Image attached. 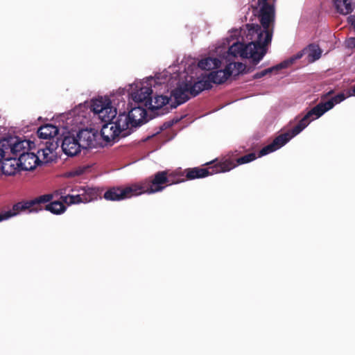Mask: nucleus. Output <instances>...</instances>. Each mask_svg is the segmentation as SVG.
<instances>
[{
    "label": "nucleus",
    "mask_w": 355,
    "mask_h": 355,
    "mask_svg": "<svg viewBox=\"0 0 355 355\" xmlns=\"http://www.w3.org/2000/svg\"><path fill=\"white\" fill-rule=\"evenodd\" d=\"M334 90H330V91H329V92H328L327 94H325L324 95H323V96H322V99H324V98H327V97H328V96H329L332 95V94H334Z\"/></svg>",
    "instance_id": "38"
},
{
    "label": "nucleus",
    "mask_w": 355,
    "mask_h": 355,
    "mask_svg": "<svg viewBox=\"0 0 355 355\" xmlns=\"http://www.w3.org/2000/svg\"><path fill=\"white\" fill-rule=\"evenodd\" d=\"M302 55H303L302 52H298L295 55H294L293 57H292L291 58L293 59V63H294L296 60L300 59L302 57Z\"/></svg>",
    "instance_id": "37"
},
{
    "label": "nucleus",
    "mask_w": 355,
    "mask_h": 355,
    "mask_svg": "<svg viewBox=\"0 0 355 355\" xmlns=\"http://www.w3.org/2000/svg\"><path fill=\"white\" fill-rule=\"evenodd\" d=\"M338 12L342 15L351 13L355 8V0H333Z\"/></svg>",
    "instance_id": "19"
},
{
    "label": "nucleus",
    "mask_w": 355,
    "mask_h": 355,
    "mask_svg": "<svg viewBox=\"0 0 355 355\" xmlns=\"http://www.w3.org/2000/svg\"><path fill=\"white\" fill-rule=\"evenodd\" d=\"M153 89L150 87H141L139 89L131 94L135 103L143 104L146 107L151 105Z\"/></svg>",
    "instance_id": "14"
},
{
    "label": "nucleus",
    "mask_w": 355,
    "mask_h": 355,
    "mask_svg": "<svg viewBox=\"0 0 355 355\" xmlns=\"http://www.w3.org/2000/svg\"><path fill=\"white\" fill-rule=\"evenodd\" d=\"M257 158L255 153H251L249 154H247L244 156H242L241 157L237 158L235 161L230 158H225V159H230L233 162V163L236 165H241L249 163L250 162L254 161Z\"/></svg>",
    "instance_id": "25"
},
{
    "label": "nucleus",
    "mask_w": 355,
    "mask_h": 355,
    "mask_svg": "<svg viewBox=\"0 0 355 355\" xmlns=\"http://www.w3.org/2000/svg\"><path fill=\"white\" fill-rule=\"evenodd\" d=\"M352 94H350L349 95H350V96H351V95H354V96H355V85L352 87Z\"/></svg>",
    "instance_id": "40"
},
{
    "label": "nucleus",
    "mask_w": 355,
    "mask_h": 355,
    "mask_svg": "<svg viewBox=\"0 0 355 355\" xmlns=\"http://www.w3.org/2000/svg\"><path fill=\"white\" fill-rule=\"evenodd\" d=\"M184 83H187L189 94L192 96H196L202 91L205 89H209L212 87L205 76L202 77V79L195 82L194 83H193L191 80H186Z\"/></svg>",
    "instance_id": "17"
},
{
    "label": "nucleus",
    "mask_w": 355,
    "mask_h": 355,
    "mask_svg": "<svg viewBox=\"0 0 355 355\" xmlns=\"http://www.w3.org/2000/svg\"><path fill=\"white\" fill-rule=\"evenodd\" d=\"M232 74V64H227L224 69L210 72L206 78L209 83L222 84L225 83Z\"/></svg>",
    "instance_id": "13"
},
{
    "label": "nucleus",
    "mask_w": 355,
    "mask_h": 355,
    "mask_svg": "<svg viewBox=\"0 0 355 355\" xmlns=\"http://www.w3.org/2000/svg\"><path fill=\"white\" fill-rule=\"evenodd\" d=\"M347 47L355 48V37H350L346 41Z\"/></svg>",
    "instance_id": "35"
},
{
    "label": "nucleus",
    "mask_w": 355,
    "mask_h": 355,
    "mask_svg": "<svg viewBox=\"0 0 355 355\" xmlns=\"http://www.w3.org/2000/svg\"><path fill=\"white\" fill-rule=\"evenodd\" d=\"M41 162L38 155H36L35 153L28 152V150H27L26 152L19 154L17 164L21 170L32 171Z\"/></svg>",
    "instance_id": "10"
},
{
    "label": "nucleus",
    "mask_w": 355,
    "mask_h": 355,
    "mask_svg": "<svg viewBox=\"0 0 355 355\" xmlns=\"http://www.w3.org/2000/svg\"><path fill=\"white\" fill-rule=\"evenodd\" d=\"M153 182V175H151L128 187H112L104 193L103 198L109 201H121L143 193H155L157 190Z\"/></svg>",
    "instance_id": "4"
},
{
    "label": "nucleus",
    "mask_w": 355,
    "mask_h": 355,
    "mask_svg": "<svg viewBox=\"0 0 355 355\" xmlns=\"http://www.w3.org/2000/svg\"><path fill=\"white\" fill-rule=\"evenodd\" d=\"M170 125H171L170 124H166V123H164V124L163 125V126L161 128V130H164V129H165V128H166L169 127Z\"/></svg>",
    "instance_id": "39"
},
{
    "label": "nucleus",
    "mask_w": 355,
    "mask_h": 355,
    "mask_svg": "<svg viewBox=\"0 0 355 355\" xmlns=\"http://www.w3.org/2000/svg\"><path fill=\"white\" fill-rule=\"evenodd\" d=\"M232 64V69H235L237 71V75L239 73H243V71L246 69V65L242 62H234Z\"/></svg>",
    "instance_id": "31"
},
{
    "label": "nucleus",
    "mask_w": 355,
    "mask_h": 355,
    "mask_svg": "<svg viewBox=\"0 0 355 355\" xmlns=\"http://www.w3.org/2000/svg\"><path fill=\"white\" fill-rule=\"evenodd\" d=\"M212 164L207 168L193 167L184 171L177 169L170 172L168 170L161 171L153 174L154 182L158 192L162 191L167 187L183 182L185 180L203 178L209 175L225 173L234 168L236 165L230 159L214 160L205 165Z\"/></svg>",
    "instance_id": "1"
},
{
    "label": "nucleus",
    "mask_w": 355,
    "mask_h": 355,
    "mask_svg": "<svg viewBox=\"0 0 355 355\" xmlns=\"http://www.w3.org/2000/svg\"><path fill=\"white\" fill-rule=\"evenodd\" d=\"M246 27V39L249 41L248 43H234L229 47L228 53L234 57L239 55L243 58H250L251 64L257 65L267 53L274 27L268 26V28H263L261 25L254 24H247Z\"/></svg>",
    "instance_id": "2"
},
{
    "label": "nucleus",
    "mask_w": 355,
    "mask_h": 355,
    "mask_svg": "<svg viewBox=\"0 0 355 355\" xmlns=\"http://www.w3.org/2000/svg\"><path fill=\"white\" fill-rule=\"evenodd\" d=\"M276 0H252L250 6L252 13L257 16L263 28L275 26Z\"/></svg>",
    "instance_id": "5"
},
{
    "label": "nucleus",
    "mask_w": 355,
    "mask_h": 355,
    "mask_svg": "<svg viewBox=\"0 0 355 355\" xmlns=\"http://www.w3.org/2000/svg\"><path fill=\"white\" fill-rule=\"evenodd\" d=\"M66 209L63 202L57 200L45 205V209L54 214H60L64 212Z\"/></svg>",
    "instance_id": "22"
},
{
    "label": "nucleus",
    "mask_w": 355,
    "mask_h": 355,
    "mask_svg": "<svg viewBox=\"0 0 355 355\" xmlns=\"http://www.w3.org/2000/svg\"><path fill=\"white\" fill-rule=\"evenodd\" d=\"M62 148L63 152L68 156H75L78 155L82 148L78 136L71 135V133L69 132V134L63 138Z\"/></svg>",
    "instance_id": "12"
},
{
    "label": "nucleus",
    "mask_w": 355,
    "mask_h": 355,
    "mask_svg": "<svg viewBox=\"0 0 355 355\" xmlns=\"http://www.w3.org/2000/svg\"><path fill=\"white\" fill-rule=\"evenodd\" d=\"M81 191H83L82 198L83 199L84 203L89 202L94 200H96L98 196V191L97 189L94 188H82Z\"/></svg>",
    "instance_id": "23"
},
{
    "label": "nucleus",
    "mask_w": 355,
    "mask_h": 355,
    "mask_svg": "<svg viewBox=\"0 0 355 355\" xmlns=\"http://www.w3.org/2000/svg\"><path fill=\"white\" fill-rule=\"evenodd\" d=\"M220 63L221 62L219 59L209 57L201 60L198 63V66L203 70L209 71L219 68Z\"/></svg>",
    "instance_id": "21"
},
{
    "label": "nucleus",
    "mask_w": 355,
    "mask_h": 355,
    "mask_svg": "<svg viewBox=\"0 0 355 355\" xmlns=\"http://www.w3.org/2000/svg\"><path fill=\"white\" fill-rule=\"evenodd\" d=\"M292 64H293V59L290 58L287 60H284V62L279 63V64H277L275 67H272V68H274V71L275 70L277 71L279 69L287 68Z\"/></svg>",
    "instance_id": "29"
},
{
    "label": "nucleus",
    "mask_w": 355,
    "mask_h": 355,
    "mask_svg": "<svg viewBox=\"0 0 355 355\" xmlns=\"http://www.w3.org/2000/svg\"><path fill=\"white\" fill-rule=\"evenodd\" d=\"M106 105L107 103L103 101V98L96 99L92 102V110L99 115L100 113H103Z\"/></svg>",
    "instance_id": "27"
},
{
    "label": "nucleus",
    "mask_w": 355,
    "mask_h": 355,
    "mask_svg": "<svg viewBox=\"0 0 355 355\" xmlns=\"http://www.w3.org/2000/svg\"><path fill=\"white\" fill-rule=\"evenodd\" d=\"M62 198L64 202L69 205L84 203L81 193L77 195H67L62 196Z\"/></svg>",
    "instance_id": "26"
},
{
    "label": "nucleus",
    "mask_w": 355,
    "mask_h": 355,
    "mask_svg": "<svg viewBox=\"0 0 355 355\" xmlns=\"http://www.w3.org/2000/svg\"><path fill=\"white\" fill-rule=\"evenodd\" d=\"M101 130V136L106 142L115 141L119 137H121V133L117 126L114 125L112 121H106Z\"/></svg>",
    "instance_id": "15"
},
{
    "label": "nucleus",
    "mask_w": 355,
    "mask_h": 355,
    "mask_svg": "<svg viewBox=\"0 0 355 355\" xmlns=\"http://www.w3.org/2000/svg\"><path fill=\"white\" fill-rule=\"evenodd\" d=\"M78 139L83 149L96 148L99 145V134L94 129H82L77 133Z\"/></svg>",
    "instance_id": "9"
},
{
    "label": "nucleus",
    "mask_w": 355,
    "mask_h": 355,
    "mask_svg": "<svg viewBox=\"0 0 355 355\" xmlns=\"http://www.w3.org/2000/svg\"><path fill=\"white\" fill-rule=\"evenodd\" d=\"M52 198V194H44L31 200L17 202L12 206V209L0 213V222L7 220L22 211L28 210L29 212H37L42 210L43 205L50 202Z\"/></svg>",
    "instance_id": "6"
},
{
    "label": "nucleus",
    "mask_w": 355,
    "mask_h": 355,
    "mask_svg": "<svg viewBox=\"0 0 355 355\" xmlns=\"http://www.w3.org/2000/svg\"><path fill=\"white\" fill-rule=\"evenodd\" d=\"M274 71V68L272 67H270V68H268L266 69H264L260 72H257L256 73L254 76H253V78L254 79H259V78H261L269 73H271L272 71Z\"/></svg>",
    "instance_id": "30"
},
{
    "label": "nucleus",
    "mask_w": 355,
    "mask_h": 355,
    "mask_svg": "<svg viewBox=\"0 0 355 355\" xmlns=\"http://www.w3.org/2000/svg\"><path fill=\"white\" fill-rule=\"evenodd\" d=\"M29 146V141L27 140H19L17 137L5 138L0 140V146L5 148L7 155H10L11 160L16 162L19 154L26 150L27 146Z\"/></svg>",
    "instance_id": "7"
},
{
    "label": "nucleus",
    "mask_w": 355,
    "mask_h": 355,
    "mask_svg": "<svg viewBox=\"0 0 355 355\" xmlns=\"http://www.w3.org/2000/svg\"><path fill=\"white\" fill-rule=\"evenodd\" d=\"M346 98L343 93H339L326 102H320L311 108L291 130L280 134L268 145L264 146L259 153V157H262L272 153L288 142L293 137L300 133L311 121L320 117L326 112L332 109Z\"/></svg>",
    "instance_id": "3"
},
{
    "label": "nucleus",
    "mask_w": 355,
    "mask_h": 355,
    "mask_svg": "<svg viewBox=\"0 0 355 355\" xmlns=\"http://www.w3.org/2000/svg\"><path fill=\"white\" fill-rule=\"evenodd\" d=\"M7 165H8L7 163L3 162V164L1 166V170H2L3 173L6 175H9L15 174V168L8 170L6 168Z\"/></svg>",
    "instance_id": "33"
},
{
    "label": "nucleus",
    "mask_w": 355,
    "mask_h": 355,
    "mask_svg": "<svg viewBox=\"0 0 355 355\" xmlns=\"http://www.w3.org/2000/svg\"><path fill=\"white\" fill-rule=\"evenodd\" d=\"M322 51L318 46L310 45L309 56L313 58V61L318 60L321 56Z\"/></svg>",
    "instance_id": "28"
},
{
    "label": "nucleus",
    "mask_w": 355,
    "mask_h": 355,
    "mask_svg": "<svg viewBox=\"0 0 355 355\" xmlns=\"http://www.w3.org/2000/svg\"><path fill=\"white\" fill-rule=\"evenodd\" d=\"M256 65H253L252 64V67L250 66V67H247L246 66V69H245V71H243V73H251L252 71H254V67Z\"/></svg>",
    "instance_id": "36"
},
{
    "label": "nucleus",
    "mask_w": 355,
    "mask_h": 355,
    "mask_svg": "<svg viewBox=\"0 0 355 355\" xmlns=\"http://www.w3.org/2000/svg\"><path fill=\"white\" fill-rule=\"evenodd\" d=\"M132 122V127L136 128L146 121V110L140 105L132 108L128 113Z\"/></svg>",
    "instance_id": "18"
},
{
    "label": "nucleus",
    "mask_w": 355,
    "mask_h": 355,
    "mask_svg": "<svg viewBox=\"0 0 355 355\" xmlns=\"http://www.w3.org/2000/svg\"><path fill=\"white\" fill-rule=\"evenodd\" d=\"M10 158H12L11 156H10V155H7L5 148L0 146V163L2 160L10 162Z\"/></svg>",
    "instance_id": "32"
},
{
    "label": "nucleus",
    "mask_w": 355,
    "mask_h": 355,
    "mask_svg": "<svg viewBox=\"0 0 355 355\" xmlns=\"http://www.w3.org/2000/svg\"><path fill=\"white\" fill-rule=\"evenodd\" d=\"M103 113H100L99 117L103 121H110L114 119L116 116V110H113L112 107L110 105V103H107L105 107Z\"/></svg>",
    "instance_id": "24"
},
{
    "label": "nucleus",
    "mask_w": 355,
    "mask_h": 355,
    "mask_svg": "<svg viewBox=\"0 0 355 355\" xmlns=\"http://www.w3.org/2000/svg\"><path fill=\"white\" fill-rule=\"evenodd\" d=\"M115 121L112 120V122L121 133V137H125L130 134V128L132 127V122L130 119V116L125 112H120L116 117Z\"/></svg>",
    "instance_id": "16"
},
{
    "label": "nucleus",
    "mask_w": 355,
    "mask_h": 355,
    "mask_svg": "<svg viewBox=\"0 0 355 355\" xmlns=\"http://www.w3.org/2000/svg\"><path fill=\"white\" fill-rule=\"evenodd\" d=\"M189 95L187 83H185L184 81L180 83L177 87L171 92V96L173 97L175 101L171 103V109L176 108L178 105L187 102L190 98Z\"/></svg>",
    "instance_id": "11"
},
{
    "label": "nucleus",
    "mask_w": 355,
    "mask_h": 355,
    "mask_svg": "<svg viewBox=\"0 0 355 355\" xmlns=\"http://www.w3.org/2000/svg\"><path fill=\"white\" fill-rule=\"evenodd\" d=\"M58 132L59 129L58 127L52 124L42 125L37 130V135L39 138L44 139L54 138Z\"/></svg>",
    "instance_id": "20"
},
{
    "label": "nucleus",
    "mask_w": 355,
    "mask_h": 355,
    "mask_svg": "<svg viewBox=\"0 0 355 355\" xmlns=\"http://www.w3.org/2000/svg\"><path fill=\"white\" fill-rule=\"evenodd\" d=\"M55 149V146L53 144H51L49 146H46V150L50 152H52ZM42 153L44 157L47 155L46 153V149H40L37 150V154L40 155Z\"/></svg>",
    "instance_id": "34"
},
{
    "label": "nucleus",
    "mask_w": 355,
    "mask_h": 355,
    "mask_svg": "<svg viewBox=\"0 0 355 355\" xmlns=\"http://www.w3.org/2000/svg\"><path fill=\"white\" fill-rule=\"evenodd\" d=\"M171 98L164 95H156L154 101L152 100L151 105H148V109L150 111L153 116H162L168 113L171 109Z\"/></svg>",
    "instance_id": "8"
}]
</instances>
